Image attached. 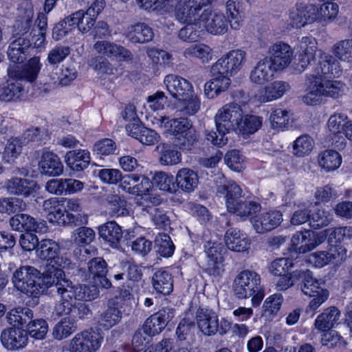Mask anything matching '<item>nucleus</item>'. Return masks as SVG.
<instances>
[{
    "label": "nucleus",
    "mask_w": 352,
    "mask_h": 352,
    "mask_svg": "<svg viewBox=\"0 0 352 352\" xmlns=\"http://www.w3.org/2000/svg\"><path fill=\"white\" fill-rule=\"evenodd\" d=\"M65 162L73 170L81 171L88 167L90 154L87 150H73L65 155Z\"/></svg>",
    "instance_id": "34"
},
{
    "label": "nucleus",
    "mask_w": 352,
    "mask_h": 352,
    "mask_svg": "<svg viewBox=\"0 0 352 352\" xmlns=\"http://www.w3.org/2000/svg\"><path fill=\"white\" fill-rule=\"evenodd\" d=\"M302 53L299 55L298 67L304 70L315 59L316 52V40L309 37H303L300 43Z\"/></svg>",
    "instance_id": "39"
},
{
    "label": "nucleus",
    "mask_w": 352,
    "mask_h": 352,
    "mask_svg": "<svg viewBox=\"0 0 352 352\" xmlns=\"http://www.w3.org/2000/svg\"><path fill=\"white\" fill-rule=\"evenodd\" d=\"M99 289L95 285L74 284L71 281L65 298L56 309L59 314H70L76 300L91 301L99 296Z\"/></svg>",
    "instance_id": "6"
},
{
    "label": "nucleus",
    "mask_w": 352,
    "mask_h": 352,
    "mask_svg": "<svg viewBox=\"0 0 352 352\" xmlns=\"http://www.w3.org/2000/svg\"><path fill=\"white\" fill-rule=\"evenodd\" d=\"M152 284L156 292L163 295L170 294L173 289V276L164 270H159L153 274Z\"/></svg>",
    "instance_id": "36"
},
{
    "label": "nucleus",
    "mask_w": 352,
    "mask_h": 352,
    "mask_svg": "<svg viewBox=\"0 0 352 352\" xmlns=\"http://www.w3.org/2000/svg\"><path fill=\"white\" fill-rule=\"evenodd\" d=\"M226 12L231 28L239 30L242 25L243 21L235 1L229 0L226 2Z\"/></svg>",
    "instance_id": "61"
},
{
    "label": "nucleus",
    "mask_w": 352,
    "mask_h": 352,
    "mask_svg": "<svg viewBox=\"0 0 352 352\" xmlns=\"http://www.w3.org/2000/svg\"><path fill=\"white\" fill-rule=\"evenodd\" d=\"M59 70V72L52 73L50 75L54 84L67 86L77 77V72L75 68L63 67Z\"/></svg>",
    "instance_id": "54"
},
{
    "label": "nucleus",
    "mask_w": 352,
    "mask_h": 352,
    "mask_svg": "<svg viewBox=\"0 0 352 352\" xmlns=\"http://www.w3.org/2000/svg\"><path fill=\"white\" fill-rule=\"evenodd\" d=\"M118 183V189L122 192L137 197L151 187L149 179L137 173L122 175Z\"/></svg>",
    "instance_id": "13"
},
{
    "label": "nucleus",
    "mask_w": 352,
    "mask_h": 352,
    "mask_svg": "<svg viewBox=\"0 0 352 352\" xmlns=\"http://www.w3.org/2000/svg\"><path fill=\"white\" fill-rule=\"evenodd\" d=\"M243 111L241 107L231 102L219 109L215 116L214 121L218 134L212 131L205 130L206 139L214 146H222L228 143L226 135L231 131H236L241 124Z\"/></svg>",
    "instance_id": "2"
},
{
    "label": "nucleus",
    "mask_w": 352,
    "mask_h": 352,
    "mask_svg": "<svg viewBox=\"0 0 352 352\" xmlns=\"http://www.w3.org/2000/svg\"><path fill=\"white\" fill-rule=\"evenodd\" d=\"M283 220V214L280 211L272 210L256 216L252 222L256 232L263 234L279 226Z\"/></svg>",
    "instance_id": "20"
},
{
    "label": "nucleus",
    "mask_w": 352,
    "mask_h": 352,
    "mask_svg": "<svg viewBox=\"0 0 352 352\" xmlns=\"http://www.w3.org/2000/svg\"><path fill=\"white\" fill-rule=\"evenodd\" d=\"M199 135L193 127L185 133L175 138L174 145L182 151H190L197 143Z\"/></svg>",
    "instance_id": "48"
},
{
    "label": "nucleus",
    "mask_w": 352,
    "mask_h": 352,
    "mask_svg": "<svg viewBox=\"0 0 352 352\" xmlns=\"http://www.w3.org/2000/svg\"><path fill=\"white\" fill-rule=\"evenodd\" d=\"M311 233V230H306L293 235L291 241L296 252L304 254L313 250Z\"/></svg>",
    "instance_id": "46"
},
{
    "label": "nucleus",
    "mask_w": 352,
    "mask_h": 352,
    "mask_svg": "<svg viewBox=\"0 0 352 352\" xmlns=\"http://www.w3.org/2000/svg\"><path fill=\"white\" fill-rule=\"evenodd\" d=\"M245 59V52L232 50L220 58L211 67V72L232 76L242 67Z\"/></svg>",
    "instance_id": "9"
},
{
    "label": "nucleus",
    "mask_w": 352,
    "mask_h": 352,
    "mask_svg": "<svg viewBox=\"0 0 352 352\" xmlns=\"http://www.w3.org/2000/svg\"><path fill=\"white\" fill-rule=\"evenodd\" d=\"M205 248L208 258V261H215L216 262L223 261V254L226 252L227 249L222 243L208 241Z\"/></svg>",
    "instance_id": "59"
},
{
    "label": "nucleus",
    "mask_w": 352,
    "mask_h": 352,
    "mask_svg": "<svg viewBox=\"0 0 352 352\" xmlns=\"http://www.w3.org/2000/svg\"><path fill=\"white\" fill-rule=\"evenodd\" d=\"M23 146L19 138L10 139L6 145L3 153V160L8 163L13 162L21 153Z\"/></svg>",
    "instance_id": "60"
},
{
    "label": "nucleus",
    "mask_w": 352,
    "mask_h": 352,
    "mask_svg": "<svg viewBox=\"0 0 352 352\" xmlns=\"http://www.w3.org/2000/svg\"><path fill=\"white\" fill-rule=\"evenodd\" d=\"M39 166L42 173L51 176L60 175L63 171V165L55 153L45 151L39 162Z\"/></svg>",
    "instance_id": "32"
},
{
    "label": "nucleus",
    "mask_w": 352,
    "mask_h": 352,
    "mask_svg": "<svg viewBox=\"0 0 352 352\" xmlns=\"http://www.w3.org/2000/svg\"><path fill=\"white\" fill-rule=\"evenodd\" d=\"M98 234L111 247L116 248L122 238L123 232L116 221H111L98 227Z\"/></svg>",
    "instance_id": "27"
},
{
    "label": "nucleus",
    "mask_w": 352,
    "mask_h": 352,
    "mask_svg": "<svg viewBox=\"0 0 352 352\" xmlns=\"http://www.w3.org/2000/svg\"><path fill=\"white\" fill-rule=\"evenodd\" d=\"M164 82L170 94L177 100L185 98L193 92L192 87L187 80L174 74L166 76Z\"/></svg>",
    "instance_id": "22"
},
{
    "label": "nucleus",
    "mask_w": 352,
    "mask_h": 352,
    "mask_svg": "<svg viewBox=\"0 0 352 352\" xmlns=\"http://www.w3.org/2000/svg\"><path fill=\"white\" fill-rule=\"evenodd\" d=\"M155 120L156 124L165 132L173 135L175 138L193 128L192 121L186 118L181 117L170 119L166 116H161L160 118H155Z\"/></svg>",
    "instance_id": "18"
},
{
    "label": "nucleus",
    "mask_w": 352,
    "mask_h": 352,
    "mask_svg": "<svg viewBox=\"0 0 352 352\" xmlns=\"http://www.w3.org/2000/svg\"><path fill=\"white\" fill-rule=\"evenodd\" d=\"M7 50L9 60L14 63H21L26 60L28 50L32 47L30 41L27 37L10 38Z\"/></svg>",
    "instance_id": "23"
},
{
    "label": "nucleus",
    "mask_w": 352,
    "mask_h": 352,
    "mask_svg": "<svg viewBox=\"0 0 352 352\" xmlns=\"http://www.w3.org/2000/svg\"><path fill=\"white\" fill-rule=\"evenodd\" d=\"M301 290L304 294L315 296L320 293V290H327L320 286L318 280L313 278L312 273L309 270H302L300 274Z\"/></svg>",
    "instance_id": "41"
},
{
    "label": "nucleus",
    "mask_w": 352,
    "mask_h": 352,
    "mask_svg": "<svg viewBox=\"0 0 352 352\" xmlns=\"http://www.w3.org/2000/svg\"><path fill=\"white\" fill-rule=\"evenodd\" d=\"M290 89L288 82L281 80L274 81L266 86L260 93L259 100L267 102L278 99Z\"/></svg>",
    "instance_id": "35"
},
{
    "label": "nucleus",
    "mask_w": 352,
    "mask_h": 352,
    "mask_svg": "<svg viewBox=\"0 0 352 352\" xmlns=\"http://www.w3.org/2000/svg\"><path fill=\"white\" fill-rule=\"evenodd\" d=\"M340 316V311L337 307H330L318 316L314 326L320 331L330 330L338 323Z\"/></svg>",
    "instance_id": "31"
},
{
    "label": "nucleus",
    "mask_w": 352,
    "mask_h": 352,
    "mask_svg": "<svg viewBox=\"0 0 352 352\" xmlns=\"http://www.w3.org/2000/svg\"><path fill=\"white\" fill-rule=\"evenodd\" d=\"M153 184L160 190L175 194L177 186L175 177L165 172H157L153 177Z\"/></svg>",
    "instance_id": "47"
},
{
    "label": "nucleus",
    "mask_w": 352,
    "mask_h": 352,
    "mask_svg": "<svg viewBox=\"0 0 352 352\" xmlns=\"http://www.w3.org/2000/svg\"><path fill=\"white\" fill-rule=\"evenodd\" d=\"M33 311L28 307H17L10 310L6 316L8 322L17 328L28 327L33 318Z\"/></svg>",
    "instance_id": "37"
},
{
    "label": "nucleus",
    "mask_w": 352,
    "mask_h": 352,
    "mask_svg": "<svg viewBox=\"0 0 352 352\" xmlns=\"http://www.w3.org/2000/svg\"><path fill=\"white\" fill-rule=\"evenodd\" d=\"M306 84L307 93L303 97V101L309 105L318 104L322 96L338 98L344 91V85L340 81L324 80L318 76L309 77Z\"/></svg>",
    "instance_id": "4"
},
{
    "label": "nucleus",
    "mask_w": 352,
    "mask_h": 352,
    "mask_svg": "<svg viewBox=\"0 0 352 352\" xmlns=\"http://www.w3.org/2000/svg\"><path fill=\"white\" fill-rule=\"evenodd\" d=\"M178 111L185 116H192L195 114L200 109V100L197 96L191 92L188 94V97L180 98Z\"/></svg>",
    "instance_id": "50"
},
{
    "label": "nucleus",
    "mask_w": 352,
    "mask_h": 352,
    "mask_svg": "<svg viewBox=\"0 0 352 352\" xmlns=\"http://www.w3.org/2000/svg\"><path fill=\"white\" fill-rule=\"evenodd\" d=\"M98 335L94 331L85 330L77 333L71 340L70 352H95L100 346Z\"/></svg>",
    "instance_id": "16"
},
{
    "label": "nucleus",
    "mask_w": 352,
    "mask_h": 352,
    "mask_svg": "<svg viewBox=\"0 0 352 352\" xmlns=\"http://www.w3.org/2000/svg\"><path fill=\"white\" fill-rule=\"evenodd\" d=\"M175 311L171 308H164L148 318L142 327L152 337L160 333L175 317Z\"/></svg>",
    "instance_id": "15"
},
{
    "label": "nucleus",
    "mask_w": 352,
    "mask_h": 352,
    "mask_svg": "<svg viewBox=\"0 0 352 352\" xmlns=\"http://www.w3.org/2000/svg\"><path fill=\"white\" fill-rule=\"evenodd\" d=\"M125 37L133 43H146L152 41L153 29L144 23H137L127 27Z\"/></svg>",
    "instance_id": "26"
},
{
    "label": "nucleus",
    "mask_w": 352,
    "mask_h": 352,
    "mask_svg": "<svg viewBox=\"0 0 352 352\" xmlns=\"http://www.w3.org/2000/svg\"><path fill=\"white\" fill-rule=\"evenodd\" d=\"M1 342L8 350H16L28 344V333L20 328H7L1 333Z\"/></svg>",
    "instance_id": "21"
},
{
    "label": "nucleus",
    "mask_w": 352,
    "mask_h": 352,
    "mask_svg": "<svg viewBox=\"0 0 352 352\" xmlns=\"http://www.w3.org/2000/svg\"><path fill=\"white\" fill-rule=\"evenodd\" d=\"M157 148L159 150V162L164 166H173L182 161V154L170 145L166 144H160Z\"/></svg>",
    "instance_id": "42"
},
{
    "label": "nucleus",
    "mask_w": 352,
    "mask_h": 352,
    "mask_svg": "<svg viewBox=\"0 0 352 352\" xmlns=\"http://www.w3.org/2000/svg\"><path fill=\"white\" fill-rule=\"evenodd\" d=\"M122 311L118 302L109 300L107 307L99 314L98 323L104 329H109L120 322Z\"/></svg>",
    "instance_id": "24"
},
{
    "label": "nucleus",
    "mask_w": 352,
    "mask_h": 352,
    "mask_svg": "<svg viewBox=\"0 0 352 352\" xmlns=\"http://www.w3.org/2000/svg\"><path fill=\"white\" fill-rule=\"evenodd\" d=\"M155 242L157 252L160 256L170 257L173 255L175 245L168 234L159 233L155 237Z\"/></svg>",
    "instance_id": "52"
},
{
    "label": "nucleus",
    "mask_w": 352,
    "mask_h": 352,
    "mask_svg": "<svg viewBox=\"0 0 352 352\" xmlns=\"http://www.w3.org/2000/svg\"><path fill=\"white\" fill-rule=\"evenodd\" d=\"M41 281L40 271L30 265L19 267L14 272L12 276L14 287L22 293L33 297L32 301L35 305L38 304V298L42 294Z\"/></svg>",
    "instance_id": "5"
},
{
    "label": "nucleus",
    "mask_w": 352,
    "mask_h": 352,
    "mask_svg": "<svg viewBox=\"0 0 352 352\" xmlns=\"http://www.w3.org/2000/svg\"><path fill=\"white\" fill-rule=\"evenodd\" d=\"M33 12L32 11L26 12L24 16L15 21L13 26V33L12 37H27V34L32 27Z\"/></svg>",
    "instance_id": "51"
},
{
    "label": "nucleus",
    "mask_w": 352,
    "mask_h": 352,
    "mask_svg": "<svg viewBox=\"0 0 352 352\" xmlns=\"http://www.w3.org/2000/svg\"><path fill=\"white\" fill-rule=\"evenodd\" d=\"M36 252L41 259L46 260L48 262L47 264L56 265L63 267H68L71 264L69 259L59 254L60 247L52 239L41 240Z\"/></svg>",
    "instance_id": "11"
},
{
    "label": "nucleus",
    "mask_w": 352,
    "mask_h": 352,
    "mask_svg": "<svg viewBox=\"0 0 352 352\" xmlns=\"http://www.w3.org/2000/svg\"><path fill=\"white\" fill-rule=\"evenodd\" d=\"M318 162L322 168L326 171H331L340 166L342 157L334 150H326L319 154Z\"/></svg>",
    "instance_id": "43"
},
{
    "label": "nucleus",
    "mask_w": 352,
    "mask_h": 352,
    "mask_svg": "<svg viewBox=\"0 0 352 352\" xmlns=\"http://www.w3.org/2000/svg\"><path fill=\"white\" fill-rule=\"evenodd\" d=\"M186 58H197L202 63H208L212 58V49L204 43H197L189 46L184 51Z\"/></svg>",
    "instance_id": "44"
},
{
    "label": "nucleus",
    "mask_w": 352,
    "mask_h": 352,
    "mask_svg": "<svg viewBox=\"0 0 352 352\" xmlns=\"http://www.w3.org/2000/svg\"><path fill=\"white\" fill-rule=\"evenodd\" d=\"M268 60L274 71L283 70L291 63L293 52L287 43L279 42L273 44L268 50Z\"/></svg>",
    "instance_id": "12"
},
{
    "label": "nucleus",
    "mask_w": 352,
    "mask_h": 352,
    "mask_svg": "<svg viewBox=\"0 0 352 352\" xmlns=\"http://www.w3.org/2000/svg\"><path fill=\"white\" fill-rule=\"evenodd\" d=\"M342 73L339 63L332 56L327 53H320V67L317 68L316 74L307 76V80L311 76H318L326 80L339 76Z\"/></svg>",
    "instance_id": "25"
},
{
    "label": "nucleus",
    "mask_w": 352,
    "mask_h": 352,
    "mask_svg": "<svg viewBox=\"0 0 352 352\" xmlns=\"http://www.w3.org/2000/svg\"><path fill=\"white\" fill-rule=\"evenodd\" d=\"M175 180L177 192L181 190L184 192H191L195 190L199 184L197 173L188 168L179 169L175 176Z\"/></svg>",
    "instance_id": "28"
},
{
    "label": "nucleus",
    "mask_w": 352,
    "mask_h": 352,
    "mask_svg": "<svg viewBox=\"0 0 352 352\" xmlns=\"http://www.w3.org/2000/svg\"><path fill=\"white\" fill-rule=\"evenodd\" d=\"M43 210L49 221L60 226H80L87 223V218L80 214H72L65 209L63 210L57 198L45 200Z\"/></svg>",
    "instance_id": "8"
},
{
    "label": "nucleus",
    "mask_w": 352,
    "mask_h": 352,
    "mask_svg": "<svg viewBox=\"0 0 352 352\" xmlns=\"http://www.w3.org/2000/svg\"><path fill=\"white\" fill-rule=\"evenodd\" d=\"M105 200L110 206L111 213L113 216L122 217L128 214L126 208V201L117 194H109L107 195Z\"/></svg>",
    "instance_id": "53"
},
{
    "label": "nucleus",
    "mask_w": 352,
    "mask_h": 352,
    "mask_svg": "<svg viewBox=\"0 0 352 352\" xmlns=\"http://www.w3.org/2000/svg\"><path fill=\"white\" fill-rule=\"evenodd\" d=\"M63 268L56 265L47 264L45 271L41 274L40 282L42 294L47 289L51 293H56L60 297V303L63 302L72 281L66 277Z\"/></svg>",
    "instance_id": "7"
},
{
    "label": "nucleus",
    "mask_w": 352,
    "mask_h": 352,
    "mask_svg": "<svg viewBox=\"0 0 352 352\" xmlns=\"http://www.w3.org/2000/svg\"><path fill=\"white\" fill-rule=\"evenodd\" d=\"M333 54L342 60L352 61V40H343L335 44Z\"/></svg>",
    "instance_id": "64"
},
{
    "label": "nucleus",
    "mask_w": 352,
    "mask_h": 352,
    "mask_svg": "<svg viewBox=\"0 0 352 352\" xmlns=\"http://www.w3.org/2000/svg\"><path fill=\"white\" fill-rule=\"evenodd\" d=\"M95 232L88 227H80L72 233V238L75 243L78 245H85L91 243L95 239Z\"/></svg>",
    "instance_id": "62"
},
{
    "label": "nucleus",
    "mask_w": 352,
    "mask_h": 352,
    "mask_svg": "<svg viewBox=\"0 0 352 352\" xmlns=\"http://www.w3.org/2000/svg\"><path fill=\"white\" fill-rule=\"evenodd\" d=\"M218 194L223 195L226 198L228 208H233L234 204L241 199L242 190L239 186L232 180H228L224 175L218 173L214 179Z\"/></svg>",
    "instance_id": "14"
},
{
    "label": "nucleus",
    "mask_w": 352,
    "mask_h": 352,
    "mask_svg": "<svg viewBox=\"0 0 352 352\" xmlns=\"http://www.w3.org/2000/svg\"><path fill=\"white\" fill-rule=\"evenodd\" d=\"M260 209L259 204L240 199L234 204L233 208H228V210L230 212L235 213L237 216L246 217L256 213Z\"/></svg>",
    "instance_id": "49"
},
{
    "label": "nucleus",
    "mask_w": 352,
    "mask_h": 352,
    "mask_svg": "<svg viewBox=\"0 0 352 352\" xmlns=\"http://www.w3.org/2000/svg\"><path fill=\"white\" fill-rule=\"evenodd\" d=\"M200 21L204 22L206 29L212 34H223L228 31V21L223 13L205 9L201 14Z\"/></svg>",
    "instance_id": "19"
},
{
    "label": "nucleus",
    "mask_w": 352,
    "mask_h": 352,
    "mask_svg": "<svg viewBox=\"0 0 352 352\" xmlns=\"http://www.w3.org/2000/svg\"><path fill=\"white\" fill-rule=\"evenodd\" d=\"M10 225L12 230L19 232H36L45 233L48 227L45 221H36L27 214H16L10 219Z\"/></svg>",
    "instance_id": "17"
},
{
    "label": "nucleus",
    "mask_w": 352,
    "mask_h": 352,
    "mask_svg": "<svg viewBox=\"0 0 352 352\" xmlns=\"http://www.w3.org/2000/svg\"><path fill=\"white\" fill-rule=\"evenodd\" d=\"M138 206L142 212L149 214L154 224L159 228L166 229L169 227L170 220L167 212L162 208L151 207L148 204L138 202Z\"/></svg>",
    "instance_id": "38"
},
{
    "label": "nucleus",
    "mask_w": 352,
    "mask_h": 352,
    "mask_svg": "<svg viewBox=\"0 0 352 352\" xmlns=\"http://www.w3.org/2000/svg\"><path fill=\"white\" fill-rule=\"evenodd\" d=\"M77 329L76 322L68 317L62 318L53 328L52 336L58 340H63Z\"/></svg>",
    "instance_id": "45"
},
{
    "label": "nucleus",
    "mask_w": 352,
    "mask_h": 352,
    "mask_svg": "<svg viewBox=\"0 0 352 352\" xmlns=\"http://www.w3.org/2000/svg\"><path fill=\"white\" fill-rule=\"evenodd\" d=\"M227 248L234 252H244L250 248V240L236 228L228 229L224 236Z\"/></svg>",
    "instance_id": "29"
},
{
    "label": "nucleus",
    "mask_w": 352,
    "mask_h": 352,
    "mask_svg": "<svg viewBox=\"0 0 352 352\" xmlns=\"http://www.w3.org/2000/svg\"><path fill=\"white\" fill-rule=\"evenodd\" d=\"M313 148V140L309 135L298 137L294 142L293 153L295 156L302 157L309 155Z\"/></svg>",
    "instance_id": "58"
},
{
    "label": "nucleus",
    "mask_w": 352,
    "mask_h": 352,
    "mask_svg": "<svg viewBox=\"0 0 352 352\" xmlns=\"http://www.w3.org/2000/svg\"><path fill=\"white\" fill-rule=\"evenodd\" d=\"M232 292L238 299L252 297L253 306H258L264 297L260 276L254 271L243 270L236 275L232 283Z\"/></svg>",
    "instance_id": "3"
},
{
    "label": "nucleus",
    "mask_w": 352,
    "mask_h": 352,
    "mask_svg": "<svg viewBox=\"0 0 352 352\" xmlns=\"http://www.w3.org/2000/svg\"><path fill=\"white\" fill-rule=\"evenodd\" d=\"M196 322L200 331L206 336L219 333L223 336L226 330L219 324L217 314L210 309L199 307L196 312Z\"/></svg>",
    "instance_id": "10"
},
{
    "label": "nucleus",
    "mask_w": 352,
    "mask_h": 352,
    "mask_svg": "<svg viewBox=\"0 0 352 352\" xmlns=\"http://www.w3.org/2000/svg\"><path fill=\"white\" fill-rule=\"evenodd\" d=\"M26 203L17 197L4 198L0 200V212L14 213L25 210Z\"/></svg>",
    "instance_id": "56"
},
{
    "label": "nucleus",
    "mask_w": 352,
    "mask_h": 352,
    "mask_svg": "<svg viewBox=\"0 0 352 352\" xmlns=\"http://www.w3.org/2000/svg\"><path fill=\"white\" fill-rule=\"evenodd\" d=\"M273 67L267 57L259 60L251 71L250 80L258 85H263L269 81L274 76Z\"/></svg>",
    "instance_id": "33"
},
{
    "label": "nucleus",
    "mask_w": 352,
    "mask_h": 352,
    "mask_svg": "<svg viewBox=\"0 0 352 352\" xmlns=\"http://www.w3.org/2000/svg\"><path fill=\"white\" fill-rule=\"evenodd\" d=\"M29 335L37 340L43 339L48 331L47 322L43 319L31 320L27 327Z\"/></svg>",
    "instance_id": "63"
},
{
    "label": "nucleus",
    "mask_w": 352,
    "mask_h": 352,
    "mask_svg": "<svg viewBox=\"0 0 352 352\" xmlns=\"http://www.w3.org/2000/svg\"><path fill=\"white\" fill-rule=\"evenodd\" d=\"M89 278L96 280V278L106 275L108 269L107 263L102 257H96L87 262Z\"/></svg>",
    "instance_id": "57"
},
{
    "label": "nucleus",
    "mask_w": 352,
    "mask_h": 352,
    "mask_svg": "<svg viewBox=\"0 0 352 352\" xmlns=\"http://www.w3.org/2000/svg\"><path fill=\"white\" fill-rule=\"evenodd\" d=\"M34 186L32 180L19 177H13L6 183V187L10 193L25 197H28L33 192Z\"/></svg>",
    "instance_id": "40"
},
{
    "label": "nucleus",
    "mask_w": 352,
    "mask_h": 352,
    "mask_svg": "<svg viewBox=\"0 0 352 352\" xmlns=\"http://www.w3.org/2000/svg\"><path fill=\"white\" fill-rule=\"evenodd\" d=\"M262 126V118L254 115L243 116L241 124L238 129L243 134H252L257 131Z\"/></svg>",
    "instance_id": "55"
},
{
    "label": "nucleus",
    "mask_w": 352,
    "mask_h": 352,
    "mask_svg": "<svg viewBox=\"0 0 352 352\" xmlns=\"http://www.w3.org/2000/svg\"><path fill=\"white\" fill-rule=\"evenodd\" d=\"M211 73L212 78L204 86V94L208 98L217 96L221 91L227 90L230 85V79L228 75Z\"/></svg>",
    "instance_id": "30"
},
{
    "label": "nucleus",
    "mask_w": 352,
    "mask_h": 352,
    "mask_svg": "<svg viewBox=\"0 0 352 352\" xmlns=\"http://www.w3.org/2000/svg\"><path fill=\"white\" fill-rule=\"evenodd\" d=\"M40 58L34 56L22 65H10L8 78L0 85V101L9 102L19 100L24 92L23 82H34L40 72Z\"/></svg>",
    "instance_id": "1"
}]
</instances>
